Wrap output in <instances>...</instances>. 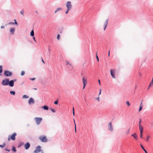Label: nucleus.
<instances>
[{"instance_id": "obj_21", "label": "nucleus", "mask_w": 153, "mask_h": 153, "mask_svg": "<svg viewBox=\"0 0 153 153\" xmlns=\"http://www.w3.org/2000/svg\"><path fill=\"white\" fill-rule=\"evenodd\" d=\"M62 10V8H58L55 11L54 13H56V12L59 11H60V10Z\"/></svg>"}, {"instance_id": "obj_38", "label": "nucleus", "mask_w": 153, "mask_h": 153, "mask_svg": "<svg viewBox=\"0 0 153 153\" xmlns=\"http://www.w3.org/2000/svg\"><path fill=\"white\" fill-rule=\"evenodd\" d=\"M58 101H56L54 102V104H55L57 105L58 104Z\"/></svg>"}, {"instance_id": "obj_40", "label": "nucleus", "mask_w": 153, "mask_h": 153, "mask_svg": "<svg viewBox=\"0 0 153 153\" xmlns=\"http://www.w3.org/2000/svg\"><path fill=\"white\" fill-rule=\"evenodd\" d=\"M96 58H97V61L98 62H99V58H98V57L97 55V54H96Z\"/></svg>"}, {"instance_id": "obj_53", "label": "nucleus", "mask_w": 153, "mask_h": 153, "mask_svg": "<svg viewBox=\"0 0 153 153\" xmlns=\"http://www.w3.org/2000/svg\"><path fill=\"white\" fill-rule=\"evenodd\" d=\"M101 89H100V93H99V94H101Z\"/></svg>"}, {"instance_id": "obj_57", "label": "nucleus", "mask_w": 153, "mask_h": 153, "mask_svg": "<svg viewBox=\"0 0 153 153\" xmlns=\"http://www.w3.org/2000/svg\"><path fill=\"white\" fill-rule=\"evenodd\" d=\"M97 100L99 101V98L98 97L97 98Z\"/></svg>"}, {"instance_id": "obj_51", "label": "nucleus", "mask_w": 153, "mask_h": 153, "mask_svg": "<svg viewBox=\"0 0 153 153\" xmlns=\"http://www.w3.org/2000/svg\"><path fill=\"white\" fill-rule=\"evenodd\" d=\"M33 39L34 40L35 42H36V39H35V38L34 37H33Z\"/></svg>"}, {"instance_id": "obj_44", "label": "nucleus", "mask_w": 153, "mask_h": 153, "mask_svg": "<svg viewBox=\"0 0 153 153\" xmlns=\"http://www.w3.org/2000/svg\"><path fill=\"white\" fill-rule=\"evenodd\" d=\"M14 21H15V24H16V25H17V22H16V19H15L14 20Z\"/></svg>"}, {"instance_id": "obj_45", "label": "nucleus", "mask_w": 153, "mask_h": 153, "mask_svg": "<svg viewBox=\"0 0 153 153\" xmlns=\"http://www.w3.org/2000/svg\"><path fill=\"white\" fill-rule=\"evenodd\" d=\"M140 146H141V147L143 149V150L144 149V147L143 146H142V145L141 144H140Z\"/></svg>"}, {"instance_id": "obj_42", "label": "nucleus", "mask_w": 153, "mask_h": 153, "mask_svg": "<svg viewBox=\"0 0 153 153\" xmlns=\"http://www.w3.org/2000/svg\"><path fill=\"white\" fill-rule=\"evenodd\" d=\"M30 80H31L33 81V80H34L35 79V78H30Z\"/></svg>"}, {"instance_id": "obj_49", "label": "nucleus", "mask_w": 153, "mask_h": 153, "mask_svg": "<svg viewBox=\"0 0 153 153\" xmlns=\"http://www.w3.org/2000/svg\"><path fill=\"white\" fill-rule=\"evenodd\" d=\"M1 29H3V28H4V26H1Z\"/></svg>"}, {"instance_id": "obj_50", "label": "nucleus", "mask_w": 153, "mask_h": 153, "mask_svg": "<svg viewBox=\"0 0 153 153\" xmlns=\"http://www.w3.org/2000/svg\"><path fill=\"white\" fill-rule=\"evenodd\" d=\"M98 82H99L100 85V79L98 80Z\"/></svg>"}, {"instance_id": "obj_25", "label": "nucleus", "mask_w": 153, "mask_h": 153, "mask_svg": "<svg viewBox=\"0 0 153 153\" xmlns=\"http://www.w3.org/2000/svg\"><path fill=\"white\" fill-rule=\"evenodd\" d=\"M28 98V97L25 95H24L22 97V98L23 99H27Z\"/></svg>"}, {"instance_id": "obj_52", "label": "nucleus", "mask_w": 153, "mask_h": 153, "mask_svg": "<svg viewBox=\"0 0 153 153\" xmlns=\"http://www.w3.org/2000/svg\"><path fill=\"white\" fill-rule=\"evenodd\" d=\"M110 56V51H109L108 52V56L109 57Z\"/></svg>"}, {"instance_id": "obj_14", "label": "nucleus", "mask_w": 153, "mask_h": 153, "mask_svg": "<svg viewBox=\"0 0 153 153\" xmlns=\"http://www.w3.org/2000/svg\"><path fill=\"white\" fill-rule=\"evenodd\" d=\"M131 136H132L135 140H137L138 139V136L136 133L131 134Z\"/></svg>"}, {"instance_id": "obj_26", "label": "nucleus", "mask_w": 153, "mask_h": 153, "mask_svg": "<svg viewBox=\"0 0 153 153\" xmlns=\"http://www.w3.org/2000/svg\"><path fill=\"white\" fill-rule=\"evenodd\" d=\"M129 131H130V129L129 128L127 131H126L125 132V133L127 135L129 133Z\"/></svg>"}, {"instance_id": "obj_35", "label": "nucleus", "mask_w": 153, "mask_h": 153, "mask_svg": "<svg viewBox=\"0 0 153 153\" xmlns=\"http://www.w3.org/2000/svg\"><path fill=\"white\" fill-rule=\"evenodd\" d=\"M50 110L52 112H53V113H54L56 112V111L54 109L52 108H51Z\"/></svg>"}, {"instance_id": "obj_18", "label": "nucleus", "mask_w": 153, "mask_h": 153, "mask_svg": "<svg viewBox=\"0 0 153 153\" xmlns=\"http://www.w3.org/2000/svg\"><path fill=\"white\" fill-rule=\"evenodd\" d=\"M15 29L14 28H12L10 29V33H11L12 34L14 33L15 31Z\"/></svg>"}, {"instance_id": "obj_2", "label": "nucleus", "mask_w": 153, "mask_h": 153, "mask_svg": "<svg viewBox=\"0 0 153 153\" xmlns=\"http://www.w3.org/2000/svg\"><path fill=\"white\" fill-rule=\"evenodd\" d=\"M9 80L8 79H6L2 81L1 84L3 85H7L9 84Z\"/></svg>"}, {"instance_id": "obj_30", "label": "nucleus", "mask_w": 153, "mask_h": 153, "mask_svg": "<svg viewBox=\"0 0 153 153\" xmlns=\"http://www.w3.org/2000/svg\"><path fill=\"white\" fill-rule=\"evenodd\" d=\"M12 150L14 152H16V148L14 146L13 147Z\"/></svg>"}, {"instance_id": "obj_20", "label": "nucleus", "mask_w": 153, "mask_h": 153, "mask_svg": "<svg viewBox=\"0 0 153 153\" xmlns=\"http://www.w3.org/2000/svg\"><path fill=\"white\" fill-rule=\"evenodd\" d=\"M42 108H43L45 110H48V107L46 106H43L42 107Z\"/></svg>"}, {"instance_id": "obj_41", "label": "nucleus", "mask_w": 153, "mask_h": 153, "mask_svg": "<svg viewBox=\"0 0 153 153\" xmlns=\"http://www.w3.org/2000/svg\"><path fill=\"white\" fill-rule=\"evenodd\" d=\"M139 76L140 77H142V75L141 74L140 72H139Z\"/></svg>"}, {"instance_id": "obj_33", "label": "nucleus", "mask_w": 153, "mask_h": 153, "mask_svg": "<svg viewBox=\"0 0 153 153\" xmlns=\"http://www.w3.org/2000/svg\"><path fill=\"white\" fill-rule=\"evenodd\" d=\"M150 137L149 135H148L147 136V138H146V141L147 142H149V138H150Z\"/></svg>"}, {"instance_id": "obj_27", "label": "nucleus", "mask_w": 153, "mask_h": 153, "mask_svg": "<svg viewBox=\"0 0 153 153\" xmlns=\"http://www.w3.org/2000/svg\"><path fill=\"white\" fill-rule=\"evenodd\" d=\"M5 145V144L4 143H3V145H0V147L1 148H4Z\"/></svg>"}, {"instance_id": "obj_28", "label": "nucleus", "mask_w": 153, "mask_h": 153, "mask_svg": "<svg viewBox=\"0 0 153 153\" xmlns=\"http://www.w3.org/2000/svg\"><path fill=\"white\" fill-rule=\"evenodd\" d=\"M74 125H75V132H76V125L75 120H74Z\"/></svg>"}, {"instance_id": "obj_29", "label": "nucleus", "mask_w": 153, "mask_h": 153, "mask_svg": "<svg viewBox=\"0 0 153 153\" xmlns=\"http://www.w3.org/2000/svg\"><path fill=\"white\" fill-rule=\"evenodd\" d=\"M140 137L141 138H143L142 135H143V131H140Z\"/></svg>"}, {"instance_id": "obj_6", "label": "nucleus", "mask_w": 153, "mask_h": 153, "mask_svg": "<svg viewBox=\"0 0 153 153\" xmlns=\"http://www.w3.org/2000/svg\"><path fill=\"white\" fill-rule=\"evenodd\" d=\"M66 6L68 9L70 10L72 7L71 2L70 1H68L66 3Z\"/></svg>"}, {"instance_id": "obj_54", "label": "nucleus", "mask_w": 153, "mask_h": 153, "mask_svg": "<svg viewBox=\"0 0 153 153\" xmlns=\"http://www.w3.org/2000/svg\"><path fill=\"white\" fill-rule=\"evenodd\" d=\"M73 113L74 116V111H73Z\"/></svg>"}, {"instance_id": "obj_17", "label": "nucleus", "mask_w": 153, "mask_h": 153, "mask_svg": "<svg viewBox=\"0 0 153 153\" xmlns=\"http://www.w3.org/2000/svg\"><path fill=\"white\" fill-rule=\"evenodd\" d=\"M139 129L140 130V131H143V126H141V125H139Z\"/></svg>"}, {"instance_id": "obj_59", "label": "nucleus", "mask_w": 153, "mask_h": 153, "mask_svg": "<svg viewBox=\"0 0 153 153\" xmlns=\"http://www.w3.org/2000/svg\"><path fill=\"white\" fill-rule=\"evenodd\" d=\"M73 111H74V108H73Z\"/></svg>"}, {"instance_id": "obj_16", "label": "nucleus", "mask_w": 153, "mask_h": 153, "mask_svg": "<svg viewBox=\"0 0 153 153\" xmlns=\"http://www.w3.org/2000/svg\"><path fill=\"white\" fill-rule=\"evenodd\" d=\"M66 64L67 65H69L70 67L73 68L72 65L71 63H70L67 61H66Z\"/></svg>"}, {"instance_id": "obj_34", "label": "nucleus", "mask_w": 153, "mask_h": 153, "mask_svg": "<svg viewBox=\"0 0 153 153\" xmlns=\"http://www.w3.org/2000/svg\"><path fill=\"white\" fill-rule=\"evenodd\" d=\"M153 85V81H152L150 83L149 85V87H150V86H152Z\"/></svg>"}, {"instance_id": "obj_23", "label": "nucleus", "mask_w": 153, "mask_h": 153, "mask_svg": "<svg viewBox=\"0 0 153 153\" xmlns=\"http://www.w3.org/2000/svg\"><path fill=\"white\" fill-rule=\"evenodd\" d=\"M24 143L23 142H21L19 144V146H18V147L19 148L21 146H22L24 145Z\"/></svg>"}, {"instance_id": "obj_48", "label": "nucleus", "mask_w": 153, "mask_h": 153, "mask_svg": "<svg viewBox=\"0 0 153 153\" xmlns=\"http://www.w3.org/2000/svg\"><path fill=\"white\" fill-rule=\"evenodd\" d=\"M14 23L13 22H10L9 23V24H14Z\"/></svg>"}, {"instance_id": "obj_13", "label": "nucleus", "mask_w": 153, "mask_h": 153, "mask_svg": "<svg viewBox=\"0 0 153 153\" xmlns=\"http://www.w3.org/2000/svg\"><path fill=\"white\" fill-rule=\"evenodd\" d=\"M108 126H109V129H108L112 131L113 130V128L112 126V124H111V122H110L108 124Z\"/></svg>"}, {"instance_id": "obj_19", "label": "nucleus", "mask_w": 153, "mask_h": 153, "mask_svg": "<svg viewBox=\"0 0 153 153\" xmlns=\"http://www.w3.org/2000/svg\"><path fill=\"white\" fill-rule=\"evenodd\" d=\"M143 108L142 102H141L140 103V107L139 108V111H140Z\"/></svg>"}, {"instance_id": "obj_60", "label": "nucleus", "mask_w": 153, "mask_h": 153, "mask_svg": "<svg viewBox=\"0 0 153 153\" xmlns=\"http://www.w3.org/2000/svg\"><path fill=\"white\" fill-rule=\"evenodd\" d=\"M49 51H51V49H49Z\"/></svg>"}, {"instance_id": "obj_55", "label": "nucleus", "mask_w": 153, "mask_h": 153, "mask_svg": "<svg viewBox=\"0 0 153 153\" xmlns=\"http://www.w3.org/2000/svg\"><path fill=\"white\" fill-rule=\"evenodd\" d=\"M42 62L44 63H45V62H44V61H43V59H42Z\"/></svg>"}, {"instance_id": "obj_39", "label": "nucleus", "mask_w": 153, "mask_h": 153, "mask_svg": "<svg viewBox=\"0 0 153 153\" xmlns=\"http://www.w3.org/2000/svg\"><path fill=\"white\" fill-rule=\"evenodd\" d=\"M60 35L59 34H58L57 36V39L58 40H59Z\"/></svg>"}, {"instance_id": "obj_7", "label": "nucleus", "mask_w": 153, "mask_h": 153, "mask_svg": "<svg viewBox=\"0 0 153 153\" xmlns=\"http://www.w3.org/2000/svg\"><path fill=\"white\" fill-rule=\"evenodd\" d=\"M110 73L111 76H112L113 78L114 79L115 78V71L114 69L110 70Z\"/></svg>"}, {"instance_id": "obj_36", "label": "nucleus", "mask_w": 153, "mask_h": 153, "mask_svg": "<svg viewBox=\"0 0 153 153\" xmlns=\"http://www.w3.org/2000/svg\"><path fill=\"white\" fill-rule=\"evenodd\" d=\"M126 104L128 106H129L130 105V104L129 103V102L128 101H126Z\"/></svg>"}, {"instance_id": "obj_47", "label": "nucleus", "mask_w": 153, "mask_h": 153, "mask_svg": "<svg viewBox=\"0 0 153 153\" xmlns=\"http://www.w3.org/2000/svg\"><path fill=\"white\" fill-rule=\"evenodd\" d=\"M143 150L146 153H148L147 151L145 149H144Z\"/></svg>"}, {"instance_id": "obj_8", "label": "nucleus", "mask_w": 153, "mask_h": 153, "mask_svg": "<svg viewBox=\"0 0 153 153\" xmlns=\"http://www.w3.org/2000/svg\"><path fill=\"white\" fill-rule=\"evenodd\" d=\"M4 75L7 76H10L12 75L11 72L8 71H5L4 72Z\"/></svg>"}, {"instance_id": "obj_12", "label": "nucleus", "mask_w": 153, "mask_h": 153, "mask_svg": "<svg viewBox=\"0 0 153 153\" xmlns=\"http://www.w3.org/2000/svg\"><path fill=\"white\" fill-rule=\"evenodd\" d=\"M30 144L28 142L27 143L24 145L25 148L26 149H28L30 147Z\"/></svg>"}, {"instance_id": "obj_58", "label": "nucleus", "mask_w": 153, "mask_h": 153, "mask_svg": "<svg viewBox=\"0 0 153 153\" xmlns=\"http://www.w3.org/2000/svg\"><path fill=\"white\" fill-rule=\"evenodd\" d=\"M151 126H153V123H151Z\"/></svg>"}, {"instance_id": "obj_5", "label": "nucleus", "mask_w": 153, "mask_h": 153, "mask_svg": "<svg viewBox=\"0 0 153 153\" xmlns=\"http://www.w3.org/2000/svg\"><path fill=\"white\" fill-rule=\"evenodd\" d=\"M82 81L83 82V88L84 89L86 85L87 84V79L86 78H85V77H82Z\"/></svg>"}, {"instance_id": "obj_4", "label": "nucleus", "mask_w": 153, "mask_h": 153, "mask_svg": "<svg viewBox=\"0 0 153 153\" xmlns=\"http://www.w3.org/2000/svg\"><path fill=\"white\" fill-rule=\"evenodd\" d=\"M39 139L43 142H46L47 141V139L45 136H41L39 137Z\"/></svg>"}, {"instance_id": "obj_15", "label": "nucleus", "mask_w": 153, "mask_h": 153, "mask_svg": "<svg viewBox=\"0 0 153 153\" xmlns=\"http://www.w3.org/2000/svg\"><path fill=\"white\" fill-rule=\"evenodd\" d=\"M11 87H13L14 85V81L13 80H11L9 82V84Z\"/></svg>"}, {"instance_id": "obj_43", "label": "nucleus", "mask_w": 153, "mask_h": 153, "mask_svg": "<svg viewBox=\"0 0 153 153\" xmlns=\"http://www.w3.org/2000/svg\"><path fill=\"white\" fill-rule=\"evenodd\" d=\"M70 10H68V9H67V10L65 12V13H66V14H67V13H68V12H69V11Z\"/></svg>"}, {"instance_id": "obj_31", "label": "nucleus", "mask_w": 153, "mask_h": 153, "mask_svg": "<svg viewBox=\"0 0 153 153\" xmlns=\"http://www.w3.org/2000/svg\"><path fill=\"white\" fill-rule=\"evenodd\" d=\"M25 74V72L23 71H22L21 72V75L22 76H23Z\"/></svg>"}, {"instance_id": "obj_22", "label": "nucleus", "mask_w": 153, "mask_h": 153, "mask_svg": "<svg viewBox=\"0 0 153 153\" xmlns=\"http://www.w3.org/2000/svg\"><path fill=\"white\" fill-rule=\"evenodd\" d=\"M30 35L31 36H33L34 35V32L33 30H32L30 32Z\"/></svg>"}, {"instance_id": "obj_24", "label": "nucleus", "mask_w": 153, "mask_h": 153, "mask_svg": "<svg viewBox=\"0 0 153 153\" xmlns=\"http://www.w3.org/2000/svg\"><path fill=\"white\" fill-rule=\"evenodd\" d=\"M10 93L11 95H15V92H14V91H10Z\"/></svg>"}, {"instance_id": "obj_1", "label": "nucleus", "mask_w": 153, "mask_h": 153, "mask_svg": "<svg viewBox=\"0 0 153 153\" xmlns=\"http://www.w3.org/2000/svg\"><path fill=\"white\" fill-rule=\"evenodd\" d=\"M16 135V134L15 133H13L11 135H9L8 138V140L9 141L10 140H15V137Z\"/></svg>"}, {"instance_id": "obj_9", "label": "nucleus", "mask_w": 153, "mask_h": 153, "mask_svg": "<svg viewBox=\"0 0 153 153\" xmlns=\"http://www.w3.org/2000/svg\"><path fill=\"white\" fill-rule=\"evenodd\" d=\"M41 147L39 146H38L36 148V150L34 151V153H38L40 152L41 150Z\"/></svg>"}, {"instance_id": "obj_3", "label": "nucleus", "mask_w": 153, "mask_h": 153, "mask_svg": "<svg viewBox=\"0 0 153 153\" xmlns=\"http://www.w3.org/2000/svg\"><path fill=\"white\" fill-rule=\"evenodd\" d=\"M36 123L37 125H39L42 120V119L41 117H35L34 118Z\"/></svg>"}, {"instance_id": "obj_61", "label": "nucleus", "mask_w": 153, "mask_h": 153, "mask_svg": "<svg viewBox=\"0 0 153 153\" xmlns=\"http://www.w3.org/2000/svg\"><path fill=\"white\" fill-rule=\"evenodd\" d=\"M35 90H36V88H35Z\"/></svg>"}, {"instance_id": "obj_32", "label": "nucleus", "mask_w": 153, "mask_h": 153, "mask_svg": "<svg viewBox=\"0 0 153 153\" xmlns=\"http://www.w3.org/2000/svg\"><path fill=\"white\" fill-rule=\"evenodd\" d=\"M2 71V67L1 66H0V73H1Z\"/></svg>"}, {"instance_id": "obj_46", "label": "nucleus", "mask_w": 153, "mask_h": 153, "mask_svg": "<svg viewBox=\"0 0 153 153\" xmlns=\"http://www.w3.org/2000/svg\"><path fill=\"white\" fill-rule=\"evenodd\" d=\"M141 119H140V121H139V125H140V123H141Z\"/></svg>"}, {"instance_id": "obj_11", "label": "nucleus", "mask_w": 153, "mask_h": 153, "mask_svg": "<svg viewBox=\"0 0 153 153\" xmlns=\"http://www.w3.org/2000/svg\"><path fill=\"white\" fill-rule=\"evenodd\" d=\"M28 102L29 104L30 105L31 104H33L34 102V101L33 98H30L29 99Z\"/></svg>"}, {"instance_id": "obj_56", "label": "nucleus", "mask_w": 153, "mask_h": 153, "mask_svg": "<svg viewBox=\"0 0 153 153\" xmlns=\"http://www.w3.org/2000/svg\"><path fill=\"white\" fill-rule=\"evenodd\" d=\"M8 152H9L10 151V150H7V149H5Z\"/></svg>"}, {"instance_id": "obj_10", "label": "nucleus", "mask_w": 153, "mask_h": 153, "mask_svg": "<svg viewBox=\"0 0 153 153\" xmlns=\"http://www.w3.org/2000/svg\"><path fill=\"white\" fill-rule=\"evenodd\" d=\"M108 20L107 19L104 22L103 25L104 30H105L107 25Z\"/></svg>"}, {"instance_id": "obj_37", "label": "nucleus", "mask_w": 153, "mask_h": 153, "mask_svg": "<svg viewBox=\"0 0 153 153\" xmlns=\"http://www.w3.org/2000/svg\"><path fill=\"white\" fill-rule=\"evenodd\" d=\"M20 12L21 14L23 16L24 15V12L23 10L21 11Z\"/></svg>"}]
</instances>
